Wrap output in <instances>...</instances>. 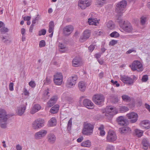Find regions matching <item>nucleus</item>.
<instances>
[{
    "label": "nucleus",
    "instance_id": "nucleus-1",
    "mask_svg": "<svg viewBox=\"0 0 150 150\" xmlns=\"http://www.w3.org/2000/svg\"><path fill=\"white\" fill-rule=\"evenodd\" d=\"M83 133L86 135H90L93 134L94 125L90 123L84 122L83 124Z\"/></svg>",
    "mask_w": 150,
    "mask_h": 150
},
{
    "label": "nucleus",
    "instance_id": "nucleus-2",
    "mask_svg": "<svg viewBox=\"0 0 150 150\" xmlns=\"http://www.w3.org/2000/svg\"><path fill=\"white\" fill-rule=\"evenodd\" d=\"M127 5V1L123 0L117 3L115 7L116 12L122 14L125 11V8Z\"/></svg>",
    "mask_w": 150,
    "mask_h": 150
},
{
    "label": "nucleus",
    "instance_id": "nucleus-3",
    "mask_svg": "<svg viewBox=\"0 0 150 150\" xmlns=\"http://www.w3.org/2000/svg\"><path fill=\"white\" fill-rule=\"evenodd\" d=\"M92 100L96 104L102 105L104 102L105 98L102 94H96L93 96Z\"/></svg>",
    "mask_w": 150,
    "mask_h": 150
},
{
    "label": "nucleus",
    "instance_id": "nucleus-4",
    "mask_svg": "<svg viewBox=\"0 0 150 150\" xmlns=\"http://www.w3.org/2000/svg\"><path fill=\"white\" fill-rule=\"evenodd\" d=\"M118 22L120 26L127 33L131 31V24L128 21L119 20Z\"/></svg>",
    "mask_w": 150,
    "mask_h": 150
},
{
    "label": "nucleus",
    "instance_id": "nucleus-5",
    "mask_svg": "<svg viewBox=\"0 0 150 150\" xmlns=\"http://www.w3.org/2000/svg\"><path fill=\"white\" fill-rule=\"evenodd\" d=\"M44 120L42 118H39L35 120L32 124L33 128L35 129L40 128L44 126Z\"/></svg>",
    "mask_w": 150,
    "mask_h": 150
},
{
    "label": "nucleus",
    "instance_id": "nucleus-6",
    "mask_svg": "<svg viewBox=\"0 0 150 150\" xmlns=\"http://www.w3.org/2000/svg\"><path fill=\"white\" fill-rule=\"evenodd\" d=\"M117 139V137L115 132L112 130H109L106 137L107 141L108 142H113L115 141Z\"/></svg>",
    "mask_w": 150,
    "mask_h": 150
},
{
    "label": "nucleus",
    "instance_id": "nucleus-7",
    "mask_svg": "<svg viewBox=\"0 0 150 150\" xmlns=\"http://www.w3.org/2000/svg\"><path fill=\"white\" fill-rule=\"evenodd\" d=\"M132 70L133 71L137 70L139 71H142L143 68L141 63L139 61L135 60L132 64Z\"/></svg>",
    "mask_w": 150,
    "mask_h": 150
},
{
    "label": "nucleus",
    "instance_id": "nucleus-8",
    "mask_svg": "<svg viewBox=\"0 0 150 150\" xmlns=\"http://www.w3.org/2000/svg\"><path fill=\"white\" fill-rule=\"evenodd\" d=\"M116 122L121 126H127L129 124L128 120L123 116L118 117L116 119Z\"/></svg>",
    "mask_w": 150,
    "mask_h": 150
},
{
    "label": "nucleus",
    "instance_id": "nucleus-9",
    "mask_svg": "<svg viewBox=\"0 0 150 150\" xmlns=\"http://www.w3.org/2000/svg\"><path fill=\"white\" fill-rule=\"evenodd\" d=\"M79 2L78 6L82 9L90 6L91 3L90 0H79Z\"/></svg>",
    "mask_w": 150,
    "mask_h": 150
},
{
    "label": "nucleus",
    "instance_id": "nucleus-10",
    "mask_svg": "<svg viewBox=\"0 0 150 150\" xmlns=\"http://www.w3.org/2000/svg\"><path fill=\"white\" fill-rule=\"evenodd\" d=\"M77 76L76 75H74L69 77L67 81V84L68 86L71 87L74 85L76 83V81L77 79Z\"/></svg>",
    "mask_w": 150,
    "mask_h": 150
},
{
    "label": "nucleus",
    "instance_id": "nucleus-11",
    "mask_svg": "<svg viewBox=\"0 0 150 150\" xmlns=\"http://www.w3.org/2000/svg\"><path fill=\"white\" fill-rule=\"evenodd\" d=\"M91 31L88 30H85L83 32V35L80 38L79 40L81 42L86 41L90 37L91 35Z\"/></svg>",
    "mask_w": 150,
    "mask_h": 150
},
{
    "label": "nucleus",
    "instance_id": "nucleus-12",
    "mask_svg": "<svg viewBox=\"0 0 150 150\" xmlns=\"http://www.w3.org/2000/svg\"><path fill=\"white\" fill-rule=\"evenodd\" d=\"M74 29V28L72 25H67L63 29V33L65 36H68L72 32Z\"/></svg>",
    "mask_w": 150,
    "mask_h": 150
},
{
    "label": "nucleus",
    "instance_id": "nucleus-13",
    "mask_svg": "<svg viewBox=\"0 0 150 150\" xmlns=\"http://www.w3.org/2000/svg\"><path fill=\"white\" fill-rule=\"evenodd\" d=\"M8 118L6 110L1 108L0 109V123L5 122Z\"/></svg>",
    "mask_w": 150,
    "mask_h": 150
},
{
    "label": "nucleus",
    "instance_id": "nucleus-14",
    "mask_svg": "<svg viewBox=\"0 0 150 150\" xmlns=\"http://www.w3.org/2000/svg\"><path fill=\"white\" fill-rule=\"evenodd\" d=\"M83 105L87 108L91 109L94 108V104L91 101L88 99H85L83 102Z\"/></svg>",
    "mask_w": 150,
    "mask_h": 150
},
{
    "label": "nucleus",
    "instance_id": "nucleus-15",
    "mask_svg": "<svg viewBox=\"0 0 150 150\" xmlns=\"http://www.w3.org/2000/svg\"><path fill=\"white\" fill-rule=\"evenodd\" d=\"M139 125L143 129H149L150 128V121L148 120H142L140 123Z\"/></svg>",
    "mask_w": 150,
    "mask_h": 150
},
{
    "label": "nucleus",
    "instance_id": "nucleus-16",
    "mask_svg": "<svg viewBox=\"0 0 150 150\" xmlns=\"http://www.w3.org/2000/svg\"><path fill=\"white\" fill-rule=\"evenodd\" d=\"M47 133V131L42 129L36 133L35 135V137L36 139H40L42 137H44Z\"/></svg>",
    "mask_w": 150,
    "mask_h": 150
},
{
    "label": "nucleus",
    "instance_id": "nucleus-17",
    "mask_svg": "<svg viewBox=\"0 0 150 150\" xmlns=\"http://www.w3.org/2000/svg\"><path fill=\"white\" fill-rule=\"evenodd\" d=\"M120 80L124 83L130 85L131 84V78L127 76H120Z\"/></svg>",
    "mask_w": 150,
    "mask_h": 150
},
{
    "label": "nucleus",
    "instance_id": "nucleus-18",
    "mask_svg": "<svg viewBox=\"0 0 150 150\" xmlns=\"http://www.w3.org/2000/svg\"><path fill=\"white\" fill-rule=\"evenodd\" d=\"M49 91V89L48 88L44 92L42 96V99L44 101L48 99L50 96Z\"/></svg>",
    "mask_w": 150,
    "mask_h": 150
},
{
    "label": "nucleus",
    "instance_id": "nucleus-19",
    "mask_svg": "<svg viewBox=\"0 0 150 150\" xmlns=\"http://www.w3.org/2000/svg\"><path fill=\"white\" fill-rule=\"evenodd\" d=\"M78 85L79 89L81 91L83 92L85 91L86 86L85 82L83 81H80L78 83Z\"/></svg>",
    "mask_w": 150,
    "mask_h": 150
},
{
    "label": "nucleus",
    "instance_id": "nucleus-20",
    "mask_svg": "<svg viewBox=\"0 0 150 150\" xmlns=\"http://www.w3.org/2000/svg\"><path fill=\"white\" fill-rule=\"evenodd\" d=\"M81 62V59L78 57L74 58L72 61V65L75 67H78Z\"/></svg>",
    "mask_w": 150,
    "mask_h": 150
},
{
    "label": "nucleus",
    "instance_id": "nucleus-21",
    "mask_svg": "<svg viewBox=\"0 0 150 150\" xmlns=\"http://www.w3.org/2000/svg\"><path fill=\"white\" fill-rule=\"evenodd\" d=\"M56 138L55 135L53 134L50 133L48 135V141L50 143L53 144L54 143L56 140Z\"/></svg>",
    "mask_w": 150,
    "mask_h": 150
},
{
    "label": "nucleus",
    "instance_id": "nucleus-22",
    "mask_svg": "<svg viewBox=\"0 0 150 150\" xmlns=\"http://www.w3.org/2000/svg\"><path fill=\"white\" fill-rule=\"evenodd\" d=\"M57 100V98L56 96L52 97L47 102V104L50 107L52 106L55 103Z\"/></svg>",
    "mask_w": 150,
    "mask_h": 150
},
{
    "label": "nucleus",
    "instance_id": "nucleus-23",
    "mask_svg": "<svg viewBox=\"0 0 150 150\" xmlns=\"http://www.w3.org/2000/svg\"><path fill=\"white\" fill-rule=\"evenodd\" d=\"M41 108L40 105L38 104H35L34 105L32 108L31 111V113L32 114L35 113L36 112L38 111Z\"/></svg>",
    "mask_w": 150,
    "mask_h": 150
},
{
    "label": "nucleus",
    "instance_id": "nucleus-24",
    "mask_svg": "<svg viewBox=\"0 0 150 150\" xmlns=\"http://www.w3.org/2000/svg\"><path fill=\"white\" fill-rule=\"evenodd\" d=\"M130 130V128L127 126L121 127L119 129V131L121 134L127 133Z\"/></svg>",
    "mask_w": 150,
    "mask_h": 150
},
{
    "label": "nucleus",
    "instance_id": "nucleus-25",
    "mask_svg": "<svg viewBox=\"0 0 150 150\" xmlns=\"http://www.w3.org/2000/svg\"><path fill=\"white\" fill-rule=\"evenodd\" d=\"M0 38H1L2 42L6 44L10 43L11 42L8 36L2 35L0 36Z\"/></svg>",
    "mask_w": 150,
    "mask_h": 150
},
{
    "label": "nucleus",
    "instance_id": "nucleus-26",
    "mask_svg": "<svg viewBox=\"0 0 150 150\" xmlns=\"http://www.w3.org/2000/svg\"><path fill=\"white\" fill-rule=\"evenodd\" d=\"M59 108V105H56L51 108L50 112L52 113H56L58 112Z\"/></svg>",
    "mask_w": 150,
    "mask_h": 150
},
{
    "label": "nucleus",
    "instance_id": "nucleus-27",
    "mask_svg": "<svg viewBox=\"0 0 150 150\" xmlns=\"http://www.w3.org/2000/svg\"><path fill=\"white\" fill-rule=\"evenodd\" d=\"M26 109V107L25 106L22 107V106H20L18 108V114L19 115L21 116L24 113Z\"/></svg>",
    "mask_w": 150,
    "mask_h": 150
},
{
    "label": "nucleus",
    "instance_id": "nucleus-28",
    "mask_svg": "<svg viewBox=\"0 0 150 150\" xmlns=\"http://www.w3.org/2000/svg\"><path fill=\"white\" fill-rule=\"evenodd\" d=\"M142 144L143 145V148L144 150H146L149 146V143L148 141L146 139H144L142 141Z\"/></svg>",
    "mask_w": 150,
    "mask_h": 150
},
{
    "label": "nucleus",
    "instance_id": "nucleus-29",
    "mask_svg": "<svg viewBox=\"0 0 150 150\" xmlns=\"http://www.w3.org/2000/svg\"><path fill=\"white\" fill-rule=\"evenodd\" d=\"M56 120L54 117L51 118L48 122V125L50 126H54L55 125L56 123Z\"/></svg>",
    "mask_w": 150,
    "mask_h": 150
},
{
    "label": "nucleus",
    "instance_id": "nucleus-30",
    "mask_svg": "<svg viewBox=\"0 0 150 150\" xmlns=\"http://www.w3.org/2000/svg\"><path fill=\"white\" fill-rule=\"evenodd\" d=\"M106 25L108 28L110 30L114 29L115 28V25L114 23L111 21L108 22Z\"/></svg>",
    "mask_w": 150,
    "mask_h": 150
},
{
    "label": "nucleus",
    "instance_id": "nucleus-31",
    "mask_svg": "<svg viewBox=\"0 0 150 150\" xmlns=\"http://www.w3.org/2000/svg\"><path fill=\"white\" fill-rule=\"evenodd\" d=\"M104 127L103 125H101L100 127L98 128V129L100 131V134L101 136H103L105 134V132L104 130Z\"/></svg>",
    "mask_w": 150,
    "mask_h": 150
},
{
    "label": "nucleus",
    "instance_id": "nucleus-32",
    "mask_svg": "<svg viewBox=\"0 0 150 150\" xmlns=\"http://www.w3.org/2000/svg\"><path fill=\"white\" fill-rule=\"evenodd\" d=\"M138 115L134 112H132V123L135 122L137 120Z\"/></svg>",
    "mask_w": 150,
    "mask_h": 150
},
{
    "label": "nucleus",
    "instance_id": "nucleus-33",
    "mask_svg": "<svg viewBox=\"0 0 150 150\" xmlns=\"http://www.w3.org/2000/svg\"><path fill=\"white\" fill-rule=\"evenodd\" d=\"M81 146H82L89 147L91 146V142L89 140H87L83 142L81 144Z\"/></svg>",
    "mask_w": 150,
    "mask_h": 150
},
{
    "label": "nucleus",
    "instance_id": "nucleus-34",
    "mask_svg": "<svg viewBox=\"0 0 150 150\" xmlns=\"http://www.w3.org/2000/svg\"><path fill=\"white\" fill-rule=\"evenodd\" d=\"M134 131L135 134L138 137L142 136L144 133L143 131L137 129H135Z\"/></svg>",
    "mask_w": 150,
    "mask_h": 150
},
{
    "label": "nucleus",
    "instance_id": "nucleus-35",
    "mask_svg": "<svg viewBox=\"0 0 150 150\" xmlns=\"http://www.w3.org/2000/svg\"><path fill=\"white\" fill-rule=\"evenodd\" d=\"M147 21V18L144 16H142L140 19V24L142 25H144Z\"/></svg>",
    "mask_w": 150,
    "mask_h": 150
},
{
    "label": "nucleus",
    "instance_id": "nucleus-36",
    "mask_svg": "<svg viewBox=\"0 0 150 150\" xmlns=\"http://www.w3.org/2000/svg\"><path fill=\"white\" fill-rule=\"evenodd\" d=\"M54 81L55 83L57 85H61L62 83L63 79L57 78H54Z\"/></svg>",
    "mask_w": 150,
    "mask_h": 150
},
{
    "label": "nucleus",
    "instance_id": "nucleus-37",
    "mask_svg": "<svg viewBox=\"0 0 150 150\" xmlns=\"http://www.w3.org/2000/svg\"><path fill=\"white\" fill-rule=\"evenodd\" d=\"M122 98L123 100L124 101L129 102L131 101V98L128 96L124 95L122 96Z\"/></svg>",
    "mask_w": 150,
    "mask_h": 150
},
{
    "label": "nucleus",
    "instance_id": "nucleus-38",
    "mask_svg": "<svg viewBox=\"0 0 150 150\" xmlns=\"http://www.w3.org/2000/svg\"><path fill=\"white\" fill-rule=\"evenodd\" d=\"M114 110V108L112 107H111L110 106H107L105 109V111L106 114H110L112 112H113ZM110 114L111 115V114Z\"/></svg>",
    "mask_w": 150,
    "mask_h": 150
},
{
    "label": "nucleus",
    "instance_id": "nucleus-39",
    "mask_svg": "<svg viewBox=\"0 0 150 150\" xmlns=\"http://www.w3.org/2000/svg\"><path fill=\"white\" fill-rule=\"evenodd\" d=\"M97 4L99 6H102L106 3V0H99L96 1Z\"/></svg>",
    "mask_w": 150,
    "mask_h": 150
},
{
    "label": "nucleus",
    "instance_id": "nucleus-40",
    "mask_svg": "<svg viewBox=\"0 0 150 150\" xmlns=\"http://www.w3.org/2000/svg\"><path fill=\"white\" fill-rule=\"evenodd\" d=\"M9 31V29L7 28H6L5 26L2 27L0 29V31L1 34H3Z\"/></svg>",
    "mask_w": 150,
    "mask_h": 150
},
{
    "label": "nucleus",
    "instance_id": "nucleus-41",
    "mask_svg": "<svg viewBox=\"0 0 150 150\" xmlns=\"http://www.w3.org/2000/svg\"><path fill=\"white\" fill-rule=\"evenodd\" d=\"M110 36L111 37L117 38L120 36V35L117 32L114 31L110 34Z\"/></svg>",
    "mask_w": 150,
    "mask_h": 150
},
{
    "label": "nucleus",
    "instance_id": "nucleus-42",
    "mask_svg": "<svg viewBox=\"0 0 150 150\" xmlns=\"http://www.w3.org/2000/svg\"><path fill=\"white\" fill-rule=\"evenodd\" d=\"M119 111L121 112H126L129 110L128 108L126 106H122L119 109Z\"/></svg>",
    "mask_w": 150,
    "mask_h": 150
},
{
    "label": "nucleus",
    "instance_id": "nucleus-43",
    "mask_svg": "<svg viewBox=\"0 0 150 150\" xmlns=\"http://www.w3.org/2000/svg\"><path fill=\"white\" fill-rule=\"evenodd\" d=\"M72 118H71L68 122L67 124V129L68 131H70L71 129L72 125Z\"/></svg>",
    "mask_w": 150,
    "mask_h": 150
},
{
    "label": "nucleus",
    "instance_id": "nucleus-44",
    "mask_svg": "<svg viewBox=\"0 0 150 150\" xmlns=\"http://www.w3.org/2000/svg\"><path fill=\"white\" fill-rule=\"evenodd\" d=\"M63 76L61 73H57L54 75V78L60 79H63Z\"/></svg>",
    "mask_w": 150,
    "mask_h": 150
},
{
    "label": "nucleus",
    "instance_id": "nucleus-45",
    "mask_svg": "<svg viewBox=\"0 0 150 150\" xmlns=\"http://www.w3.org/2000/svg\"><path fill=\"white\" fill-rule=\"evenodd\" d=\"M46 33V30L45 29H43L39 31L38 35L40 36L42 35H45Z\"/></svg>",
    "mask_w": 150,
    "mask_h": 150
},
{
    "label": "nucleus",
    "instance_id": "nucleus-46",
    "mask_svg": "<svg viewBox=\"0 0 150 150\" xmlns=\"http://www.w3.org/2000/svg\"><path fill=\"white\" fill-rule=\"evenodd\" d=\"M114 149L115 148L113 146L109 144L107 145L105 150H114Z\"/></svg>",
    "mask_w": 150,
    "mask_h": 150
},
{
    "label": "nucleus",
    "instance_id": "nucleus-47",
    "mask_svg": "<svg viewBox=\"0 0 150 150\" xmlns=\"http://www.w3.org/2000/svg\"><path fill=\"white\" fill-rule=\"evenodd\" d=\"M46 43L44 40H41L39 42V46L40 48L45 46Z\"/></svg>",
    "mask_w": 150,
    "mask_h": 150
},
{
    "label": "nucleus",
    "instance_id": "nucleus-48",
    "mask_svg": "<svg viewBox=\"0 0 150 150\" xmlns=\"http://www.w3.org/2000/svg\"><path fill=\"white\" fill-rule=\"evenodd\" d=\"M44 84H48L50 83L51 81L50 77H47L46 78V79L45 80H44Z\"/></svg>",
    "mask_w": 150,
    "mask_h": 150
},
{
    "label": "nucleus",
    "instance_id": "nucleus-49",
    "mask_svg": "<svg viewBox=\"0 0 150 150\" xmlns=\"http://www.w3.org/2000/svg\"><path fill=\"white\" fill-rule=\"evenodd\" d=\"M148 79V76L147 75H144L142 79V81L143 82H146Z\"/></svg>",
    "mask_w": 150,
    "mask_h": 150
},
{
    "label": "nucleus",
    "instance_id": "nucleus-50",
    "mask_svg": "<svg viewBox=\"0 0 150 150\" xmlns=\"http://www.w3.org/2000/svg\"><path fill=\"white\" fill-rule=\"evenodd\" d=\"M88 23L90 25H96V22L93 21L92 18H90L88 19Z\"/></svg>",
    "mask_w": 150,
    "mask_h": 150
},
{
    "label": "nucleus",
    "instance_id": "nucleus-51",
    "mask_svg": "<svg viewBox=\"0 0 150 150\" xmlns=\"http://www.w3.org/2000/svg\"><path fill=\"white\" fill-rule=\"evenodd\" d=\"M7 121L5 122H3L0 123V126L1 128H5L6 127Z\"/></svg>",
    "mask_w": 150,
    "mask_h": 150
},
{
    "label": "nucleus",
    "instance_id": "nucleus-52",
    "mask_svg": "<svg viewBox=\"0 0 150 150\" xmlns=\"http://www.w3.org/2000/svg\"><path fill=\"white\" fill-rule=\"evenodd\" d=\"M111 83L113 85H115L117 87H119L120 85L119 83H118L117 81H114L113 80H111Z\"/></svg>",
    "mask_w": 150,
    "mask_h": 150
},
{
    "label": "nucleus",
    "instance_id": "nucleus-53",
    "mask_svg": "<svg viewBox=\"0 0 150 150\" xmlns=\"http://www.w3.org/2000/svg\"><path fill=\"white\" fill-rule=\"evenodd\" d=\"M9 90L12 91L13 90V82L10 83L9 85Z\"/></svg>",
    "mask_w": 150,
    "mask_h": 150
},
{
    "label": "nucleus",
    "instance_id": "nucleus-54",
    "mask_svg": "<svg viewBox=\"0 0 150 150\" xmlns=\"http://www.w3.org/2000/svg\"><path fill=\"white\" fill-rule=\"evenodd\" d=\"M117 43V41L114 40H112L109 43V45L112 46H113Z\"/></svg>",
    "mask_w": 150,
    "mask_h": 150
},
{
    "label": "nucleus",
    "instance_id": "nucleus-55",
    "mask_svg": "<svg viewBox=\"0 0 150 150\" xmlns=\"http://www.w3.org/2000/svg\"><path fill=\"white\" fill-rule=\"evenodd\" d=\"M29 84L30 86L32 88H34L35 87L36 84L34 81H30L29 83Z\"/></svg>",
    "mask_w": 150,
    "mask_h": 150
},
{
    "label": "nucleus",
    "instance_id": "nucleus-56",
    "mask_svg": "<svg viewBox=\"0 0 150 150\" xmlns=\"http://www.w3.org/2000/svg\"><path fill=\"white\" fill-rule=\"evenodd\" d=\"M95 34L97 36H100L102 35L103 33L99 30H97L94 32Z\"/></svg>",
    "mask_w": 150,
    "mask_h": 150
},
{
    "label": "nucleus",
    "instance_id": "nucleus-57",
    "mask_svg": "<svg viewBox=\"0 0 150 150\" xmlns=\"http://www.w3.org/2000/svg\"><path fill=\"white\" fill-rule=\"evenodd\" d=\"M54 23L53 21H51L50 22L49 24V28H54Z\"/></svg>",
    "mask_w": 150,
    "mask_h": 150
},
{
    "label": "nucleus",
    "instance_id": "nucleus-58",
    "mask_svg": "<svg viewBox=\"0 0 150 150\" xmlns=\"http://www.w3.org/2000/svg\"><path fill=\"white\" fill-rule=\"evenodd\" d=\"M59 46L60 49L61 50H64L66 48L65 46L62 43L60 44Z\"/></svg>",
    "mask_w": 150,
    "mask_h": 150
},
{
    "label": "nucleus",
    "instance_id": "nucleus-59",
    "mask_svg": "<svg viewBox=\"0 0 150 150\" xmlns=\"http://www.w3.org/2000/svg\"><path fill=\"white\" fill-rule=\"evenodd\" d=\"M95 48V47L94 45H91L88 47V50L90 52H91L94 50Z\"/></svg>",
    "mask_w": 150,
    "mask_h": 150
},
{
    "label": "nucleus",
    "instance_id": "nucleus-60",
    "mask_svg": "<svg viewBox=\"0 0 150 150\" xmlns=\"http://www.w3.org/2000/svg\"><path fill=\"white\" fill-rule=\"evenodd\" d=\"M83 139V137L81 136L79 138L77 139V141L79 142L80 143L81 142Z\"/></svg>",
    "mask_w": 150,
    "mask_h": 150
},
{
    "label": "nucleus",
    "instance_id": "nucleus-61",
    "mask_svg": "<svg viewBox=\"0 0 150 150\" xmlns=\"http://www.w3.org/2000/svg\"><path fill=\"white\" fill-rule=\"evenodd\" d=\"M101 53H96L95 55V56L96 59H98L101 56Z\"/></svg>",
    "mask_w": 150,
    "mask_h": 150
},
{
    "label": "nucleus",
    "instance_id": "nucleus-62",
    "mask_svg": "<svg viewBox=\"0 0 150 150\" xmlns=\"http://www.w3.org/2000/svg\"><path fill=\"white\" fill-rule=\"evenodd\" d=\"M31 17L30 16H25L24 17V20L25 21H29L31 19Z\"/></svg>",
    "mask_w": 150,
    "mask_h": 150
},
{
    "label": "nucleus",
    "instance_id": "nucleus-63",
    "mask_svg": "<svg viewBox=\"0 0 150 150\" xmlns=\"http://www.w3.org/2000/svg\"><path fill=\"white\" fill-rule=\"evenodd\" d=\"M16 148L17 150H21L22 149V147L19 144L16 146Z\"/></svg>",
    "mask_w": 150,
    "mask_h": 150
},
{
    "label": "nucleus",
    "instance_id": "nucleus-64",
    "mask_svg": "<svg viewBox=\"0 0 150 150\" xmlns=\"http://www.w3.org/2000/svg\"><path fill=\"white\" fill-rule=\"evenodd\" d=\"M25 29L24 28H22L21 30V32L22 35H25Z\"/></svg>",
    "mask_w": 150,
    "mask_h": 150
}]
</instances>
